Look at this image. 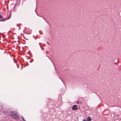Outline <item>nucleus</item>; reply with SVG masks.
Wrapping results in <instances>:
<instances>
[{"instance_id":"1","label":"nucleus","mask_w":121,"mask_h":121,"mask_svg":"<svg viewBox=\"0 0 121 121\" xmlns=\"http://www.w3.org/2000/svg\"><path fill=\"white\" fill-rule=\"evenodd\" d=\"M25 31L26 32H25L24 33L27 34H30L31 33V31H30L29 32H28L30 30L29 29L27 28L26 27H25Z\"/></svg>"},{"instance_id":"2","label":"nucleus","mask_w":121,"mask_h":121,"mask_svg":"<svg viewBox=\"0 0 121 121\" xmlns=\"http://www.w3.org/2000/svg\"><path fill=\"white\" fill-rule=\"evenodd\" d=\"M10 116L14 119H16L17 118H18V116L17 114H11Z\"/></svg>"},{"instance_id":"3","label":"nucleus","mask_w":121,"mask_h":121,"mask_svg":"<svg viewBox=\"0 0 121 121\" xmlns=\"http://www.w3.org/2000/svg\"><path fill=\"white\" fill-rule=\"evenodd\" d=\"M11 14V13H10V14H9V16L7 18H6L5 19H4L3 20H0V21H2V22H4L6 20H8L10 18V15Z\"/></svg>"},{"instance_id":"4","label":"nucleus","mask_w":121,"mask_h":121,"mask_svg":"<svg viewBox=\"0 0 121 121\" xmlns=\"http://www.w3.org/2000/svg\"><path fill=\"white\" fill-rule=\"evenodd\" d=\"M77 105H73L72 107V109L73 110H76L78 109V108L77 107Z\"/></svg>"},{"instance_id":"5","label":"nucleus","mask_w":121,"mask_h":121,"mask_svg":"<svg viewBox=\"0 0 121 121\" xmlns=\"http://www.w3.org/2000/svg\"><path fill=\"white\" fill-rule=\"evenodd\" d=\"M87 120L88 121H91V119L90 117L88 116L87 117Z\"/></svg>"},{"instance_id":"6","label":"nucleus","mask_w":121,"mask_h":121,"mask_svg":"<svg viewBox=\"0 0 121 121\" xmlns=\"http://www.w3.org/2000/svg\"><path fill=\"white\" fill-rule=\"evenodd\" d=\"M10 113L12 114H13L14 113L11 110L10 111Z\"/></svg>"},{"instance_id":"7","label":"nucleus","mask_w":121,"mask_h":121,"mask_svg":"<svg viewBox=\"0 0 121 121\" xmlns=\"http://www.w3.org/2000/svg\"><path fill=\"white\" fill-rule=\"evenodd\" d=\"M22 120L24 121H26L24 119V117L23 116H22Z\"/></svg>"},{"instance_id":"8","label":"nucleus","mask_w":121,"mask_h":121,"mask_svg":"<svg viewBox=\"0 0 121 121\" xmlns=\"http://www.w3.org/2000/svg\"><path fill=\"white\" fill-rule=\"evenodd\" d=\"M3 18L2 16L0 14V18Z\"/></svg>"},{"instance_id":"9","label":"nucleus","mask_w":121,"mask_h":121,"mask_svg":"<svg viewBox=\"0 0 121 121\" xmlns=\"http://www.w3.org/2000/svg\"><path fill=\"white\" fill-rule=\"evenodd\" d=\"M80 103V102L79 101H78L77 102V104H79Z\"/></svg>"},{"instance_id":"10","label":"nucleus","mask_w":121,"mask_h":121,"mask_svg":"<svg viewBox=\"0 0 121 121\" xmlns=\"http://www.w3.org/2000/svg\"><path fill=\"white\" fill-rule=\"evenodd\" d=\"M33 59H32V60H31V61H30V63L32 62H33Z\"/></svg>"},{"instance_id":"11","label":"nucleus","mask_w":121,"mask_h":121,"mask_svg":"<svg viewBox=\"0 0 121 121\" xmlns=\"http://www.w3.org/2000/svg\"><path fill=\"white\" fill-rule=\"evenodd\" d=\"M60 79L61 80V81L63 82V83L64 84L65 86V85L64 82H63V81L61 79Z\"/></svg>"},{"instance_id":"12","label":"nucleus","mask_w":121,"mask_h":121,"mask_svg":"<svg viewBox=\"0 0 121 121\" xmlns=\"http://www.w3.org/2000/svg\"><path fill=\"white\" fill-rule=\"evenodd\" d=\"M44 20L49 25V23L48 22H47V21L45 20V19H44Z\"/></svg>"},{"instance_id":"13","label":"nucleus","mask_w":121,"mask_h":121,"mask_svg":"<svg viewBox=\"0 0 121 121\" xmlns=\"http://www.w3.org/2000/svg\"><path fill=\"white\" fill-rule=\"evenodd\" d=\"M83 121H88L87 120H86L85 119H84L83 120Z\"/></svg>"},{"instance_id":"14","label":"nucleus","mask_w":121,"mask_h":121,"mask_svg":"<svg viewBox=\"0 0 121 121\" xmlns=\"http://www.w3.org/2000/svg\"><path fill=\"white\" fill-rule=\"evenodd\" d=\"M39 17H42L43 18V19L44 20V19H45L43 17H42V16H39Z\"/></svg>"},{"instance_id":"15","label":"nucleus","mask_w":121,"mask_h":121,"mask_svg":"<svg viewBox=\"0 0 121 121\" xmlns=\"http://www.w3.org/2000/svg\"><path fill=\"white\" fill-rule=\"evenodd\" d=\"M5 35H3V38H5Z\"/></svg>"},{"instance_id":"16","label":"nucleus","mask_w":121,"mask_h":121,"mask_svg":"<svg viewBox=\"0 0 121 121\" xmlns=\"http://www.w3.org/2000/svg\"><path fill=\"white\" fill-rule=\"evenodd\" d=\"M15 5H14V7H13V9H15Z\"/></svg>"},{"instance_id":"17","label":"nucleus","mask_w":121,"mask_h":121,"mask_svg":"<svg viewBox=\"0 0 121 121\" xmlns=\"http://www.w3.org/2000/svg\"><path fill=\"white\" fill-rule=\"evenodd\" d=\"M41 49L42 50H43L44 49V48H41Z\"/></svg>"},{"instance_id":"18","label":"nucleus","mask_w":121,"mask_h":121,"mask_svg":"<svg viewBox=\"0 0 121 121\" xmlns=\"http://www.w3.org/2000/svg\"><path fill=\"white\" fill-rule=\"evenodd\" d=\"M47 44H49V43L48 42H47Z\"/></svg>"},{"instance_id":"19","label":"nucleus","mask_w":121,"mask_h":121,"mask_svg":"<svg viewBox=\"0 0 121 121\" xmlns=\"http://www.w3.org/2000/svg\"><path fill=\"white\" fill-rule=\"evenodd\" d=\"M39 33L40 34H41L40 33V31H39Z\"/></svg>"},{"instance_id":"20","label":"nucleus","mask_w":121,"mask_h":121,"mask_svg":"<svg viewBox=\"0 0 121 121\" xmlns=\"http://www.w3.org/2000/svg\"><path fill=\"white\" fill-rule=\"evenodd\" d=\"M24 31H25V30H23V32H24V33H25V32H24Z\"/></svg>"},{"instance_id":"21","label":"nucleus","mask_w":121,"mask_h":121,"mask_svg":"<svg viewBox=\"0 0 121 121\" xmlns=\"http://www.w3.org/2000/svg\"><path fill=\"white\" fill-rule=\"evenodd\" d=\"M36 8L35 10V11L36 12Z\"/></svg>"},{"instance_id":"22","label":"nucleus","mask_w":121,"mask_h":121,"mask_svg":"<svg viewBox=\"0 0 121 121\" xmlns=\"http://www.w3.org/2000/svg\"><path fill=\"white\" fill-rule=\"evenodd\" d=\"M17 26H18V25H17Z\"/></svg>"},{"instance_id":"23","label":"nucleus","mask_w":121,"mask_h":121,"mask_svg":"<svg viewBox=\"0 0 121 121\" xmlns=\"http://www.w3.org/2000/svg\"><path fill=\"white\" fill-rule=\"evenodd\" d=\"M10 32V31H9L7 33V34H8L9 32Z\"/></svg>"},{"instance_id":"24","label":"nucleus","mask_w":121,"mask_h":121,"mask_svg":"<svg viewBox=\"0 0 121 121\" xmlns=\"http://www.w3.org/2000/svg\"><path fill=\"white\" fill-rule=\"evenodd\" d=\"M47 56V57H48L49 58V57H48V56Z\"/></svg>"},{"instance_id":"25","label":"nucleus","mask_w":121,"mask_h":121,"mask_svg":"<svg viewBox=\"0 0 121 121\" xmlns=\"http://www.w3.org/2000/svg\"><path fill=\"white\" fill-rule=\"evenodd\" d=\"M22 69V67L21 68V69Z\"/></svg>"},{"instance_id":"26","label":"nucleus","mask_w":121,"mask_h":121,"mask_svg":"<svg viewBox=\"0 0 121 121\" xmlns=\"http://www.w3.org/2000/svg\"><path fill=\"white\" fill-rule=\"evenodd\" d=\"M59 79H61V78H60V77H59Z\"/></svg>"},{"instance_id":"27","label":"nucleus","mask_w":121,"mask_h":121,"mask_svg":"<svg viewBox=\"0 0 121 121\" xmlns=\"http://www.w3.org/2000/svg\"><path fill=\"white\" fill-rule=\"evenodd\" d=\"M35 39H36V38H35Z\"/></svg>"},{"instance_id":"28","label":"nucleus","mask_w":121,"mask_h":121,"mask_svg":"<svg viewBox=\"0 0 121 121\" xmlns=\"http://www.w3.org/2000/svg\"><path fill=\"white\" fill-rule=\"evenodd\" d=\"M18 37H19V36H18Z\"/></svg>"},{"instance_id":"29","label":"nucleus","mask_w":121,"mask_h":121,"mask_svg":"<svg viewBox=\"0 0 121 121\" xmlns=\"http://www.w3.org/2000/svg\"><path fill=\"white\" fill-rule=\"evenodd\" d=\"M39 46H41V45H40V44H39Z\"/></svg>"},{"instance_id":"30","label":"nucleus","mask_w":121,"mask_h":121,"mask_svg":"<svg viewBox=\"0 0 121 121\" xmlns=\"http://www.w3.org/2000/svg\"><path fill=\"white\" fill-rule=\"evenodd\" d=\"M97 95H97V94H96Z\"/></svg>"},{"instance_id":"31","label":"nucleus","mask_w":121,"mask_h":121,"mask_svg":"<svg viewBox=\"0 0 121 121\" xmlns=\"http://www.w3.org/2000/svg\"><path fill=\"white\" fill-rule=\"evenodd\" d=\"M33 37H34V36H33Z\"/></svg>"},{"instance_id":"32","label":"nucleus","mask_w":121,"mask_h":121,"mask_svg":"<svg viewBox=\"0 0 121 121\" xmlns=\"http://www.w3.org/2000/svg\"><path fill=\"white\" fill-rule=\"evenodd\" d=\"M17 67L18 68V66H17Z\"/></svg>"}]
</instances>
